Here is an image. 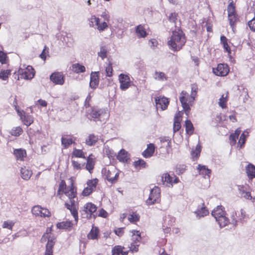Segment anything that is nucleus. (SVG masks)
<instances>
[{"instance_id": "5", "label": "nucleus", "mask_w": 255, "mask_h": 255, "mask_svg": "<svg viewBox=\"0 0 255 255\" xmlns=\"http://www.w3.org/2000/svg\"><path fill=\"white\" fill-rule=\"evenodd\" d=\"M102 173L106 176V179L112 183H114L119 177V172L115 167H111L110 169H103Z\"/></svg>"}, {"instance_id": "64", "label": "nucleus", "mask_w": 255, "mask_h": 255, "mask_svg": "<svg viewBox=\"0 0 255 255\" xmlns=\"http://www.w3.org/2000/svg\"><path fill=\"white\" fill-rule=\"evenodd\" d=\"M115 233L117 236L121 237L124 234V228H118V229L115 230Z\"/></svg>"}, {"instance_id": "7", "label": "nucleus", "mask_w": 255, "mask_h": 255, "mask_svg": "<svg viewBox=\"0 0 255 255\" xmlns=\"http://www.w3.org/2000/svg\"><path fill=\"white\" fill-rule=\"evenodd\" d=\"M89 115L94 121L97 119L102 121L101 118L107 116V113L105 109L93 108L90 111Z\"/></svg>"}, {"instance_id": "54", "label": "nucleus", "mask_w": 255, "mask_h": 255, "mask_svg": "<svg viewBox=\"0 0 255 255\" xmlns=\"http://www.w3.org/2000/svg\"><path fill=\"white\" fill-rule=\"evenodd\" d=\"M106 76L112 77L113 76V68L112 64L109 63L106 68Z\"/></svg>"}, {"instance_id": "44", "label": "nucleus", "mask_w": 255, "mask_h": 255, "mask_svg": "<svg viewBox=\"0 0 255 255\" xmlns=\"http://www.w3.org/2000/svg\"><path fill=\"white\" fill-rule=\"evenodd\" d=\"M195 213L197 214V216L200 218L208 214L209 212L205 207H202L201 210L197 211Z\"/></svg>"}, {"instance_id": "35", "label": "nucleus", "mask_w": 255, "mask_h": 255, "mask_svg": "<svg viewBox=\"0 0 255 255\" xmlns=\"http://www.w3.org/2000/svg\"><path fill=\"white\" fill-rule=\"evenodd\" d=\"M186 131L188 134H191L194 131V127L192 123L190 120L185 121Z\"/></svg>"}, {"instance_id": "56", "label": "nucleus", "mask_w": 255, "mask_h": 255, "mask_svg": "<svg viewBox=\"0 0 255 255\" xmlns=\"http://www.w3.org/2000/svg\"><path fill=\"white\" fill-rule=\"evenodd\" d=\"M7 59V56L6 54L1 51H0V62L2 64H5L6 63Z\"/></svg>"}, {"instance_id": "46", "label": "nucleus", "mask_w": 255, "mask_h": 255, "mask_svg": "<svg viewBox=\"0 0 255 255\" xmlns=\"http://www.w3.org/2000/svg\"><path fill=\"white\" fill-rule=\"evenodd\" d=\"M66 184L64 180H62L59 186L58 191L57 192L58 194H60L61 193H64V192L67 190Z\"/></svg>"}, {"instance_id": "58", "label": "nucleus", "mask_w": 255, "mask_h": 255, "mask_svg": "<svg viewBox=\"0 0 255 255\" xmlns=\"http://www.w3.org/2000/svg\"><path fill=\"white\" fill-rule=\"evenodd\" d=\"M139 216L137 214H130L129 215L128 219L131 223H134L139 220Z\"/></svg>"}, {"instance_id": "8", "label": "nucleus", "mask_w": 255, "mask_h": 255, "mask_svg": "<svg viewBox=\"0 0 255 255\" xmlns=\"http://www.w3.org/2000/svg\"><path fill=\"white\" fill-rule=\"evenodd\" d=\"M214 73L219 76H226L229 72V69L227 64H219L216 68H213Z\"/></svg>"}, {"instance_id": "21", "label": "nucleus", "mask_w": 255, "mask_h": 255, "mask_svg": "<svg viewBox=\"0 0 255 255\" xmlns=\"http://www.w3.org/2000/svg\"><path fill=\"white\" fill-rule=\"evenodd\" d=\"M117 159L121 162H127L129 159L128 152L124 149H121L118 153Z\"/></svg>"}, {"instance_id": "57", "label": "nucleus", "mask_w": 255, "mask_h": 255, "mask_svg": "<svg viewBox=\"0 0 255 255\" xmlns=\"http://www.w3.org/2000/svg\"><path fill=\"white\" fill-rule=\"evenodd\" d=\"M177 15L178 14L176 12L171 13L168 16V19L170 22L175 23L177 19Z\"/></svg>"}, {"instance_id": "25", "label": "nucleus", "mask_w": 255, "mask_h": 255, "mask_svg": "<svg viewBox=\"0 0 255 255\" xmlns=\"http://www.w3.org/2000/svg\"><path fill=\"white\" fill-rule=\"evenodd\" d=\"M98 138L93 134H90L85 140V143L89 146L95 144L98 141Z\"/></svg>"}, {"instance_id": "55", "label": "nucleus", "mask_w": 255, "mask_h": 255, "mask_svg": "<svg viewBox=\"0 0 255 255\" xmlns=\"http://www.w3.org/2000/svg\"><path fill=\"white\" fill-rule=\"evenodd\" d=\"M180 128L181 125L180 122L177 119H175L173 128L174 132L178 131Z\"/></svg>"}, {"instance_id": "43", "label": "nucleus", "mask_w": 255, "mask_h": 255, "mask_svg": "<svg viewBox=\"0 0 255 255\" xmlns=\"http://www.w3.org/2000/svg\"><path fill=\"white\" fill-rule=\"evenodd\" d=\"M107 50L105 46H102L100 48V51L98 53V56L100 57L103 60L107 56Z\"/></svg>"}, {"instance_id": "63", "label": "nucleus", "mask_w": 255, "mask_h": 255, "mask_svg": "<svg viewBox=\"0 0 255 255\" xmlns=\"http://www.w3.org/2000/svg\"><path fill=\"white\" fill-rule=\"evenodd\" d=\"M51 214L49 211L47 209L42 208V214L41 217H46L50 216Z\"/></svg>"}, {"instance_id": "19", "label": "nucleus", "mask_w": 255, "mask_h": 255, "mask_svg": "<svg viewBox=\"0 0 255 255\" xmlns=\"http://www.w3.org/2000/svg\"><path fill=\"white\" fill-rule=\"evenodd\" d=\"M223 207L222 206H218L216 209H214L212 212V215L215 218V219L217 217H221L225 215V212L223 211Z\"/></svg>"}, {"instance_id": "13", "label": "nucleus", "mask_w": 255, "mask_h": 255, "mask_svg": "<svg viewBox=\"0 0 255 255\" xmlns=\"http://www.w3.org/2000/svg\"><path fill=\"white\" fill-rule=\"evenodd\" d=\"M99 72H92L90 75V87L92 89H96L99 85Z\"/></svg>"}, {"instance_id": "60", "label": "nucleus", "mask_w": 255, "mask_h": 255, "mask_svg": "<svg viewBox=\"0 0 255 255\" xmlns=\"http://www.w3.org/2000/svg\"><path fill=\"white\" fill-rule=\"evenodd\" d=\"M97 26L99 30L103 31L108 27V24L106 22H103L101 24L99 22V24Z\"/></svg>"}, {"instance_id": "4", "label": "nucleus", "mask_w": 255, "mask_h": 255, "mask_svg": "<svg viewBox=\"0 0 255 255\" xmlns=\"http://www.w3.org/2000/svg\"><path fill=\"white\" fill-rule=\"evenodd\" d=\"M69 202H66L65 203V206L67 209L69 210L71 214L73 215L76 222H77L78 219V212L76 206V203L78 200L77 197L69 198Z\"/></svg>"}, {"instance_id": "50", "label": "nucleus", "mask_w": 255, "mask_h": 255, "mask_svg": "<svg viewBox=\"0 0 255 255\" xmlns=\"http://www.w3.org/2000/svg\"><path fill=\"white\" fill-rule=\"evenodd\" d=\"M72 154L76 157L85 158L84 152L80 149H74Z\"/></svg>"}, {"instance_id": "32", "label": "nucleus", "mask_w": 255, "mask_h": 255, "mask_svg": "<svg viewBox=\"0 0 255 255\" xmlns=\"http://www.w3.org/2000/svg\"><path fill=\"white\" fill-rule=\"evenodd\" d=\"M72 223L71 221L62 222L57 224V227L60 229H67L71 227Z\"/></svg>"}, {"instance_id": "49", "label": "nucleus", "mask_w": 255, "mask_h": 255, "mask_svg": "<svg viewBox=\"0 0 255 255\" xmlns=\"http://www.w3.org/2000/svg\"><path fill=\"white\" fill-rule=\"evenodd\" d=\"M99 21L100 19L98 17H97L95 15L92 16L90 19V26L91 27H93L95 25L97 26L99 24Z\"/></svg>"}, {"instance_id": "33", "label": "nucleus", "mask_w": 255, "mask_h": 255, "mask_svg": "<svg viewBox=\"0 0 255 255\" xmlns=\"http://www.w3.org/2000/svg\"><path fill=\"white\" fill-rule=\"evenodd\" d=\"M153 77L155 80L160 81H163L167 80L165 74L162 72L155 71Z\"/></svg>"}, {"instance_id": "23", "label": "nucleus", "mask_w": 255, "mask_h": 255, "mask_svg": "<svg viewBox=\"0 0 255 255\" xmlns=\"http://www.w3.org/2000/svg\"><path fill=\"white\" fill-rule=\"evenodd\" d=\"M71 70L74 73L79 74L84 73L86 71V68L84 66L79 63H75L72 65Z\"/></svg>"}, {"instance_id": "40", "label": "nucleus", "mask_w": 255, "mask_h": 255, "mask_svg": "<svg viewBox=\"0 0 255 255\" xmlns=\"http://www.w3.org/2000/svg\"><path fill=\"white\" fill-rule=\"evenodd\" d=\"M231 1L230 2V3L228 5V7H227V11H228V15L236 14V10H235V6L234 5L233 1L232 0H231Z\"/></svg>"}, {"instance_id": "24", "label": "nucleus", "mask_w": 255, "mask_h": 255, "mask_svg": "<svg viewBox=\"0 0 255 255\" xmlns=\"http://www.w3.org/2000/svg\"><path fill=\"white\" fill-rule=\"evenodd\" d=\"M64 193L68 197V198H72L77 197L76 190L75 188L73 183H71L70 189L66 190Z\"/></svg>"}, {"instance_id": "9", "label": "nucleus", "mask_w": 255, "mask_h": 255, "mask_svg": "<svg viewBox=\"0 0 255 255\" xmlns=\"http://www.w3.org/2000/svg\"><path fill=\"white\" fill-rule=\"evenodd\" d=\"M119 80L120 83V88L125 91L128 89L130 86V78L128 75L121 74L119 76Z\"/></svg>"}, {"instance_id": "16", "label": "nucleus", "mask_w": 255, "mask_h": 255, "mask_svg": "<svg viewBox=\"0 0 255 255\" xmlns=\"http://www.w3.org/2000/svg\"><path fill=\"white\" fill-rule=\"evenodd\" d=\"M55 239L48 238V242L46 246L45 255H53V247L55 244Z\"/></svg>"}, {"instance_id": "29", "label": "nucleus", "mask_w": 255, "mask_h": 255, "mask_svg": "<svg viewBox=\"0 0 255 255\" xmlns=\"http://www.w3.org/2000/svg\"><path fill=\"white\" fill-rule=\"evenodd\" d=\"M246 172L249 177L255 178V166L252 164H249L246 167Z\"/></svg>"}, {"instance_id": "36", "label": "nucleus", "mask_w": 255, "mask_h": 255, "mask_svg": "<svg viewBox=\"0 0 255 255\" xmlns=\"http://www.w3.org/2000/svg\"><path fill=\"white\" fill-rule=\"evenodd\" d=\"M94 161L93 160L92 158H90V156H89L87 159V164L86 168L87 170H88L90 173H91L92 171L93 170L94 167Z\"/></svg>"}, {"instance_id": "42", "label": "nucleus", "mask_w": 255, "mask_h": 255, "mask_svg": "<svg viewBox=\"0 0 255 255\" xmlns=\"http://www.w3.org/2000/svg\"><path fill=\"white\" fill-rule=\"evenodd\" d=\"M62 144L65 148L68 147L70 144H72L74 142L72 138H67L64 137L61 138Z\"/></svg>"}, {"instance_id": "17", "label": "nucleus", "mask_w": 255, "mask_h": 255, "mask_svg": "<svg viewBox=\"0 0 255 255\" xmlns=\"http://www.w3.org/2000/svg\"><path fill=\"white\" fill-rule=\"evenodd\" d=\"M154 144L149 143L147 144V148L143 152L142 155L145 158L151 157L154 152Z\"/></svg>"}, {"instance_id": "11", "label": "nucleus", "mask_w": 255, "mask_h": 255, "mask_svg": "<svg viewBox=\"0 0 255 255\" xmlns=\"http://www.w3.org/2000/svg\"><path fill=\"white\" fill-rule=\"evenodd\" d=\"M157 109L160 108L162 111L165 110L169 104V101L166 97H157L155 99Z\"/></svg>"}, {"instance_id": "22", "label": "nucleus", "mask_w": 255, "mask_h": 255, "mask_svg": "<svg viewBox=\"0 0 255 255\" xmlns=\"http://www.w3.org/2000/svg\"><path fill=\"white\" fill-rule=\"evenodd\" d=\"M21 176L24 180H28L31 176L32 171L26 167H22L20 170Z\"/></svg>"}, {"instance_id": "39", "label": "nucleus", "mask_w": 255, "mask_h": 255, "mask_svg": "<svg viewBox=\"0 0 255 255\" xmlns=\"http://www.w3.org/2000/svg\"><path fill=\"white\" fill-rule=\"evenodd\" d=\"M22 129L20 127H17L11 129L10 133L12 135L18 136L22 133Z\"/></svg>"}, {"instance_id": "48", "label": "nucleus", "mask_w": 255, "mask_h": 255, "mask_svg": "<svg viewBox=\"0 0 255 255\" xmlns=\"http://www.w3.org/2000/svg\"><path fill=\"white\" fill-rule=\"evenodd\" d=\"M14 224L15 223L14 222L7 220L3 222L2 227L3 228H6L11 230Z\"/></svg>"}, {"instance_id": "18", "label": "nucleus", "mask_w": 255, "mask_h": 255, "mask_svg": "<svg viewBox=\"0 0 255 255\" xmlns=\"http://www.w3.org/2000/svg\"><path fill=\"white\" fill-rule=\"evenodd\" d=\"M197 169L198 170L200 174L204 176H207L208 178H210L211 171L205 165L199 164L197 167Z\"/></svg>"}, {"instance_id": "12", "label": "nucleus", "mask_w": 255, "mask_h": 255, "mask_svg": "<svg viewBox=\"0 0 255 255\" xmlns=\"http://www.w3.org/2000/svg\"><path fill=\"white\" fill-rule=\"evenodd\" d=\"M50 80L55 84L62 85L64 83L63 75L59 72L52 73L50 77Z\"/></svg>"}, {"instance_id": "37", "label": "nucleus", "mask_w": 255, "mask_h": 255, "mask_svg": "<svg viewBox=\"0 0 255 255\" xmlns=\"http://www.w3.org/2000/svg\"><path fill=\"white\" fill-rule=\"evenodd\" d=\"M228 92L227 93L226 96H224V94L222 95L219 99V105L223 109L226 107V103L228 101Z\"/></svg>"}, {"instance_id": "45", "label": "nucleus", "mask_w": 255, "mask_h": 255, "mask_svg": "<svg viewBox=\"0 0 255 255\" xmlns=\"http://www.w3.org/2000/svg\"><path fill=\"white\" fill-rule=\"evenodd\" d=\"M98 181V180L96 178L93 180H89L87 183V186L93 191L96 187Z\"/></svg>"}, {"instance_id": "34", "label": "nucleus", "mask_w": 255, "mask_h": 255, "mask_svg": "<svg viewBox=\"0 0 255 255\" xmlns=\"http://www.w3.org/2000/svg\"><path fill=\"white\" fill-rule=\"evenodd\" d=\"M228 19L230 22V25L232 28V30L234 31V29L236 26V23L237 21V17L236 14L228 15Z\"/></svg>"}, {"instance_id": "62", "label": "nucleus", "mask_w": 255, "mask_h": 255, "mask_svg": "<svg viewBox=\"0 0 255 255\" xmlns=\"http://www.w3.org/2000/svg\"><path fill=\"white\" fill-rule=\"evenodd\" d=\"M92 192L93 190H92V189L90 188H89L87 186L84 189L82 192V194L84 196H88L90 195Z\"/></svg>"}, {"instance_id": "61", "label": "nucleus", "mask_w": 255, "mask_h": 255, "mask_svg": "<svg viewBox=\"0 0 255 255\" xmlns=\"http://www.w3.org/2000/svg\"><path fill=\"white\" fill-rule=\"evenodd\" d=\"M230 140L231 141V145H234L236 143V139L238 138V137L233 133L230 135Z\"/></svg>"}, {"instance_id": "27", "label": "nucleus", "mask_w": 255, "mask_h": 255, "mask_svg": "<svg viewBox=\"0 0 255 255\" xmlns=\"http://www.w3.org/2000/svg\"><path fill=\"white\" fill-rule=\"evenodd\" d=\"M132 234L131 240L132 242L139 244L141 240L140 233L139 231L132 230L131 231Z\"/></svg>"}, {"instance_id": "59", "label": "nucleus", "mask_w": 255, "mask_h": 255, "mask_svg": "<svg viewBox=\"0 0 255 255\" xmlns=\"http://www.w3.org/2000/svg\"><path fill=\"white\" fill-rule=\"evenodd\" d=\"M248 25L253 31H255V16L248 22Z\"/></svg>"}, {"instance_id": "38", "label": "nucleus", "mask_w": 255, "mask_h": 255, "mask_svg": "<svg viewBox=\"0 0 255 255\" xmlns=\"http://www.w3.org/2000/svg\"><path fill=\"white\" fill-rule=\"evenodd\" d=\"M42 211V208L39 205L34 206L31 210L32 214L36 216H41Z\"/></svg>"}, {"instance_id": "51", "label": "nucleus", "mask_w": 255, "mask_h": 255, "mask_svg": "<svg viewBox=\"0 0 255 255\" xmlns=\"http://www.w3.org/2000/svg\"><path fill=\"white\" fill-rule=\"evenodd\" d=\"M10 73V71L9 70H1L0 72V79L5 80L8 78Z\"/></svg>"}, {"instance_id": "52", "label": "nucleus", "mask_w": 255, "mask_h": 255, "mask_svg": "<svg viewBox=\"0 0 255 255\" xmlns=\"http://www.w3.org/2000/svg\"><path fill=\"white\" fill-rule=\"evenodd\" d=\"M146 164V162L141 159L134 162V165L135 167H139L140 168H145Z\"/></svg>"}, {"instance_id": "20", "label": "nucleus", "mask_w": 255, "mask_h": 255, "mask_svg": "<svg viewBox=\"0 0 255 255\" xmlns=\"http://www.w3.org/2000/svg\"><path fill=\"white\" fill-rule=\"evenodd\" d=\"M99 234V230L98 228L97 227H95L94 226H93L90 232L88 234L87 237L89 239H97Z\"/></svg>"}, {"instance_id": "30", "label": "nucleus", "mask_w": 255, "mask_h": 255, "mask_svg": "<svg viewBox=\"0 0 255 255\" xmlns=\"http://www.w3.org/2000/svg\"><path fill=\"white\" fill-rule=\"evenodd\" d=\"M21 120L24 124L28 127L33 122V118L31 115L25 114Z\"/></svg>"}, {"instance_id": "28", "label": "nucleus", "mask_w": 255, "mask_h": 255, "mask_svg": "<svg viewBox=\"0 0 255 255\" xmlns=\"http://www.w3.org/2000/svg\"><path fill=\"white\" fill-rule=\"evenodd\" d=\"M136 33L138 37H145L147 35L145 28L141 25H138L136 26Z\"/></svg>"}, {"instance_id": "47", "label": "nucleus", "mask_w": 255, "mask_h": 255, "mask_svg": "<svg viewBox=\"0 0 255 255\" xmlns=\"http://www.w3.org/2000/svg\"><path fill=\"white\" fill-rule=\"evenodd\" d=\"M124 247L121 246H116L112 250V255H120Z\"/></svg>"}, {"instance_id": "53", "label": "nucleus", "mask_w": 255, "mask_h": 255, "mask_svg": "<svg viewBox=\"0 0 255 255\" xmlns=\"http://www.w3.org/2000/svg\"><path fill=\"white\" fill-rule=\"evenodd\" d=\"M139 244L135 243L133 242L131 243L129 247V251L131 253H136L138 251Z\"/></svg>"}, {"instance_id": "41", "label": "nucleus", "mask_w": 255, "mask_h": 255, "mask_svg": "<svg viewBox=\"0 0 255 255\" xmlns=\"http://www.w3.org/2000/svg\"><path fill=\"white\" fill-rule=\"evenodd\" d=\"M173 178L174 177L170 176L168 173H166L164 174V176L162 177V180L166 182L167 184H169V185L168 186H170V185L172 186Z\"/></svg>"}, {"instance_id": "14", "label": "nucleus", "mask_w": 255, "mask_h": 255, "mask_svg": "<svg viewBox=\"0 0 255 255\" xmlns=\"http://www.w3.org/2000/svg\"><path fill=\"white\" fill-rule=\"evenodd\" d=\"M238 190L240 194L242 197L248 200H253V202H254L255 198H253L251 196V193L247 191V187L245 186H238Z\"/></svg>"}, {"instance_id": "6", "label": "nucleus", "mask_w": 255, "mask_h": 255, "mask_svg": "<svg viewBox=\"0 0 255 255\" xmlns=\"http://www.w3.org/2000/svg\"><path fill=\"white\" fill-rule=\"evenodd\" d=\"M18 74L20 75V78L29 80L33 78L35 73L32 66H27L26 68L20 67L18 70Z\"/></svg>"}, {"instance_id": "15", "label": "nucleus", "mask_w": 255, "mask_h": 255, "mask_svg": "<svg viewBox=\"0 0 255 255\" xmlns=\"http://www.w3.org/2000/svg\"><path fill=\"white\" fill-rule=\"evenodd\" d=\"M13 154L17 160L23 161L26 155V152L25 150L21 148L15 149L13 151Z\"/></svg>"}, {"instance_id": "31", "label": "nucleus", "mask_w": 255, "mask_h": 255, "mask_svg": "<svg viewBox=\"0 0 255 255\" xmlns=\"http://www.w3.org/2000/svg\"><path fill=\"white\" fill-rule=\"evenodd\" d=\"M248 136V132H247V134H245V132L244 131L242 133L240 136V139L238 141V147L240 148H242L244 146L246 141V138Z\"/></svg>"}, {"instance_id": "26", "label": "nucleus", "mask_w": 255, "mask_h": 255, "mask_svg": "<svg viewBox=\"0 0 255 255\" xmlns=\"http://www.w3.org/2000/svg\"><path fill=\"white\" fill-rule=\"evenodd\" d=\"M216 221L218 223L221 228L225 227L229 223V220L225 216V215L217 217Z\"/></svg>"}, {"instance_id": "3", "label": "nucleus", "mask_w": 255, "mask_h": 255, "mask_svg": "<svg viewBox=\"0 0 255 255\" xmlns=\"http://www.w3.org/2000/svg\"><path fill=\"white\" fill-rule=\"evenodd\" d=\"M160 197V189L157 186H154L150 190V193L148 198L146 201L147 205H153L156 203H158Z\"/></svg>"}, {"instance_id": "2", "label": "nucleus", "mask_w": 255, "mask_h": 255, "mask_svg": "<svg viewBox=\"0 0 255 255\" xmlns=\"http://www.w3.org/2000/svg\"><path fill=\"white\" fill-rule=\"evenodd\" d=\"M97 209V207L94 204L91 202L86 203L80 210L82 217L86 219L96 218L97 215L94 213Z\"/></svg>"}, {"instance_id": "1", "label": "nucleus", "mask_w": 255, "mask_h": 255, "mask_svg": "<svg viewBox=\"0 0 255 255\" xmlns=\"http://www.w3.org/2000/svg\"><path fill=\"white\" fill-rule=\"evenodd\" d=\"M186 43V38L183 32L180 30L172 32L170 39L168 41V45L170 49L173 51L180 50Z\"/></svg>"}, {"instance_id": "10", "label": "nucleus", "mask_w": 255, "mask_h": 255, "mask_svg": "<svg viewBox=\"0 0 255 255\" xmlns=\"http://www.w3.org/2000/svg\"><path fill=\"white\" fill-rule=\"evenodd\" d=\"M188 93L184 91H182L180 93V96L179 97L180 102H181L182 106L187 115L190 110V108L187 103V102L188 101Z\"/></svg>"}]
</instances>
